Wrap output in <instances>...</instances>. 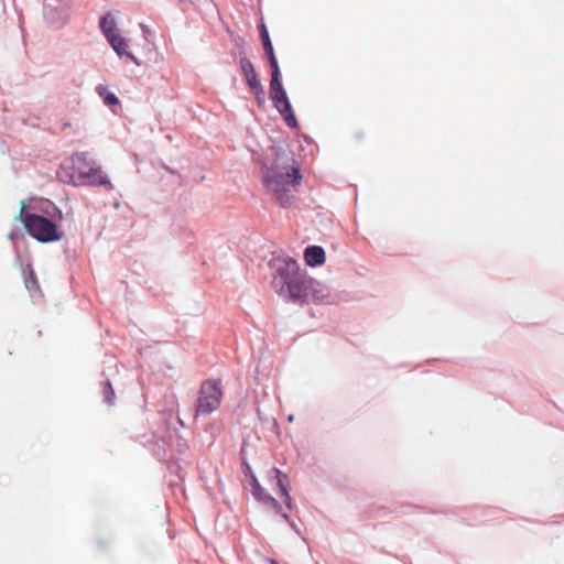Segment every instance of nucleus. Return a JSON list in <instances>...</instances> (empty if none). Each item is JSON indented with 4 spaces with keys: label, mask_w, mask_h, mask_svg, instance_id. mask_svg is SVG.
<instances>
[{
    "label": "nucleus",
    "mask_w": 564,
    "mask_h": 564,
    "mask_svg": "<svg viewBox=\"0 0 564 564\" xmlns=\"http://www.w3.org/2000/svg\"><path fill=\"white\" fill-rule=\"evenodd\" d=\"M24 283H25V288L29 291L40 289V285H39L37 279H36V274L32 269H30L28 272V275L24 276Z\"/></svg>",
    "instance_id": "obj_16"
},
{
    "label": "nucleus",
    "mask_w": 564,
    "mask_h": 564,
    "mask_svg": "<svg viewBox=\"0 0 564 564\" xmlns=\"http://www.w3.org/2000/svg\"><path fill=\"white\" fill-rule=\"evenodd\" d=\"M23 212H24V204L22 203V207H21L20 216H22Z\"/></svg>",
    "instance_id": "obj_20"
},
{
    "label": "nucleus",
    "mask_w": 564,
    "mask_h": 564,
    "mask_svg": "<svg viewBox=\"0 0 564 564\" xmlns=\"http://www.w3.org/2000/svg\"><path fill=\"white\" fill-rule=\"evenodd\" d=\"M281 75L272 74L270 82V94L284 89L280 79Z\"/></svg>",
    "instance_id": "obj_18"
},
{
    "label": "nucleus",
    "mask_w": 564,
    "mask_h": 564,
    "mask_svg": "<svg viewBox=\"0 0 564 564\" xmlns=\"http://www.w3.org/2000/svg\"><path fill=\"white\" fill-rule=\"evenodd\" d=\"M260 35H261V39H262L263 48L265 51V54L267 55L274 54V50H273V46H272V43H271L269 33H268V30H267V28H265V25L263 23L260 25Z\"/></svg>",
    "instance_id": "obj_14"
},
{
    "label": "nucleus",
    "mask_w": 564,
    "mask_h": 564,
    "mask_svg": "<svg viewBox=\"0 0 564 564\" xmlns=\"http://www.w3.org/2000/svg\"><path fill=\"white\" fill-rule=\"evenodd\" d=\"M97 91L107 105L111 106L119 102L118 98L112 93H109L105 86H98Z\"/></svg>",
    "instance_id": "obj_15"
},
{
    "label": "nucleus",
    "mask_w": 564,
    "mask_h": 564,
    "mask_svg": "<svg viewBox=\"0 0 564 564\" xmlns=\"http://www.w3.org/2000/svg\"><path fill=\"white\" fill-rule=\"evenodd\" d=\"M91 167L85 153H75L65 160L58 171L59 178L74 186H83V177L87 169Z\"/></svg>",
    "instance_id": "obj_4"
},
{
    "label": "nucleus",
    "mask_w": 564,
    "mask_h": 564,
    "mask_svg": "<svg viewBox=\"0 0 564 564\" xmlns=\"http://www.w3.org/2000/svg\"><path fill=\"white\" fill-rule=\"evenodd\" d=\"M272 268L275 271L272 285L279 294L305 302H317L325 297L322 284L301 271L295 260L278 257L272 261Z\"/></svg>",
    "instance_id": "obj_1"
},
{
    "label": "nucleus",
    "mask_w": 564,
    "mask_h": 564,
    "mask_svg": "<svg viewBox=\"0 0 564 564\" xmlns=\"http://www.w3.org/2000/svg\"><path fill=\"white\" fill-rule=\"evenodd\" d=\"M23 224L30 236L41 242H51L59 239L57 227L46 217L26 214Z\"/></svg>",
    "instance_id": "obj_5"
},
{
    "label": "nucleus",
    "mask_w": 564,
    "mask_h": 564,
    "mask_svg": "<svg viewBox=\"0 0 564 564\" xmlns=\"http://www.w3.org/2000/svg\"><path fill=\"white\" fill-rule=\"evenodd\" d=\"M107 40L119 56H128L131 59L135 61L132 53L128 50V42L118 32L112 35H109Z\"/></svg>",
    "instance_id": "obj_11"
},
{
    "label": "nucleus",
    "mask_w": 564,
    "mask_h": 564,
    "mask_svg": "<svg viewBox=\"0 0 564 564\" xmlns=\"http://www.w3.org/2000/svg\"><path fill=\"white\" fill-rule=\"evenodd\" d=\"M268 57H269L270 66L272 68V74L281 75L275 54L268 55Z\"/></svg>",
    "instance_id": "obj_19"
},
{
    "label": "nucleus",
    "mask_w": 564,
    "mask_h": 564,
    "mask_svg": "<svg viewBox=\"0 0 564 564\" xmlns=\"http://www.w3.org/2000/svg\"><path fill=\"white\" fill-rule=\"evenodd\" d=\"M272 473H274L275 475L276 487L279 488V492L284 498V503L286 505V507L291 510L293 508V502L289 492L288 476L278 468H273Z\"/></svg>",
    "instance_id": "obj_10"
},
{
    "label": "nucleus",
    "mask_w": 564,
    "mask_h": 564,
    "mask_svg": "<svg viewBox=\"0 0 564 564\" xmlns=\"http://www.w3.org/2000/svg\"><path fill=\"white\" fill-rule=\"evenodd\" d=\"M104 397L109 404L113 402L115 391L110 381H106L104 384Z\"/></svg>",
    "instance_id": "obj_17"
},
{
    "label": "nucleus",
    "mask_w": 564,
    "mask_h": 564,
    "mask_svg": "<svg viewBox=\"0 0 564 564\" xmlns=\"http://www.w3.org/2000/svg\"><path fill=\"white\" fill-rule=\"evenodd\" d=\"M271 563H272V564H278V562H276V561H274V560H272V561H271Z\"/></svg>",
    "instance_id": "obj_22"
},
{
    "label": "nucleus",
    "mask_w": 564,
    "mask_h": 564,
    "mask_svg": "<svg viewBox=\"0 0 564 564\" xmlns=\"http://www.w3.org/2000/svg\"><path fill=\"white\" fill-rule=\"evenodd\" d=\"M283 519L289 520V516L286 513H282Z\"/></svg>",
    "instance_id": "obj_21"
},
{
    "label": "nucleus",
    "mask_w": 564,
    "mask_h": 564,
    "mask_svg": "<svg viewBox=\"0 0 564 564\" xmlns=\"http://www.w3.org/2000/svg\"><path fill=\"white\" fill-rule=\"evenodd\" d=\"M304 259L311 267L321 265L325 262V251L322 247L311 246L306 248Z\"/></svg>",
    "instance_id": "obj_12"
},
{
    "label": "nucleus",
    "mask_w": 564,
    "mask_h": 564,
    "mask_svg": "<svg viewBox=\"0 0 564 564\" xmlns=\"http://www.w3.org/2000/svg\"><path fill=\"white\" fill-rule=\"evenodd\" d=\"M261 180L275 202L282 207H289L293 202L292 191L301 185L300 165L293 155L279 154L271 165H262Z\"/></svg>",
    "instance_id": "obj_2"
},
{
    "label": "nucleus",
    "mask_w": 564,
    "mask_h": 564,
    "mask_svg": "<svg viewBox=\"0 0 564 564\" xmlns=\"http://www.w3.org/2000/svg\"><path fill=\"white\" fill-rule=\"evenodd\" d=\"M100 28L106 37L117 33L116 22L111 14H106L100 20Z\"/></svg>",
    "instance_id": "obj_13"
},
{
    "label": "nucleus",
    "mask_w": 564,
    "mask_h": 564,
    "mask_svg": "<svg viewBox=\"0 0 564 564\" xmlns=\"http://www.w3.org/2000/svg\"><path fill=\"white\" fill-rule=\"evenodd\" d=\"M240 67L250 91L254 95L258 106L263 107L265 104V91L258 79L252 62L247 57H242L240 59Z\"/></svg>",
    "instance_id": "obj_6"
},
{
    "label": "nucleus",
    "mask_w": 564,
    "mask_h": 564,
    "mask_svg": "<svg viewBox=\"0 0 564 564\" xmlns=\"http://www.w3.org/2000/svg\"><path fill=\"white\" fill-rule=\"evenodd\" d=\"M223 386L219 379L205 380L199 388L195 415H207L220 406Z\"/></svg>",
    "instance_id": "obj_3"
},
{
    "label": "nucleus",
    "mask_w": 564,
    "mask_h": 564,
    "mask_svg": "<svg viewBox=\"0 0 564 564\" xmlns=\"http://www.w3.org/2000/svg\"><path fill=\"white\" fill-rule=\"evenodd\" d=\"M84 185L107 186L108 188H112V185L107 175L101 171L100 167L94 165L87 169V173L83 177V186Z\"/></svg>",
    "instance_id": "obj_9"
},
{
    "label": "nucleus",
    "mask_w": 564,
    "mask_h": 564,
    "mask_svg": "<svg viewBox=\"0 0 564 564\" xmlns=\"http://www.w3.org/2000/svg\"><path fill=\"white\" fill-rule=\"evenodd\" d=\"M251 487L252 495L258 501L271 507L276 512L281 511V505L279 503V501L271 495H269L264 488L261 487L258 479L253 475H251Z\"/></svg>",
    "instance_id": "obj_8"
},
{
    "label": "nucleus",
    "mask_w": 564,
    "mask_h": 564,
    "mask_svg": "<svg viewBox=\"0 0 564 564\" xmlns=\"http://www.w3.org/2000/svg\"><path fill=\"white\" fill-rule=\"evenodd\" d=\"M271 95L272 102L280 115L283 117L285 123L290 128H296L299 126L292 106L289 101L286 91L281 89L279 91H274Z\"/></svg>",
    "instance_id": "obj_7"
}]
</instances>
